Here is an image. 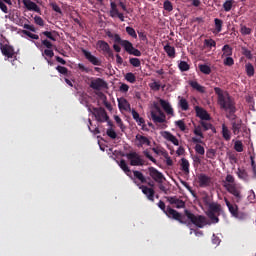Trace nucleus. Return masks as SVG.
Returning <instances> with one entry per match:
<instances>
[{"label":"nucleus","mask_w":256,"mask_h":256,"mask_svg":"<svg viewBox=\"0 0 256 256\" xmlns=\"http://www.w3.org/2000/svg\"><path fill=\"white\" fill-rule=\"evenodd\" d=\"M92 115H94L96 121L98 123H105V121H109V116L107 115V111L104 108H95L93 107Z\"/></svg>","instance_id":"obj_8"},{"label":"nucleus","mask_w":256,"mask_h":256,"mask_svg":"<svg viewBox=\"0 0 256 256\" xmlns=\"http://www.w3.org/2000/svg\"><path fill=\"white\" fill-rule=\"evenodd\" d=\"M224 65L226 67H233V65H235V60H233L231 56H226V59H224Z\"/></svg>","instance_id":"obj_50"},{"label":"nucleus","mask_w":256,"mask_h":256,"mask_svg":"<svg viewBox=\"0 0 256 256\" xmlns=\"http://www.w3.org/2000/svg\"><path fill=\"white\" fill-rule=\"evenodd\" d=\"M121 47L126 51V53H130L131 50L133 49V43H131L129 40H124L122 44H120Z\"/></svg>","instance_id":"obj_40"},{"label":"nucleus","mask_w":256,"mask_h":256,"mask_svg":"<svg viewBox=\"0 0 256 256\" xmlns=\"http://www.w3.org/2000/svg\"><path fill=\"white\" fill-rule=\"evenodd\" d=\"M198 69L203 73V75H211V66L207 64H199Z\"/></svg>","instance_id":"obj_37"},{"label":"nucleus","mask_w":256,"mask_h":256,"mask_svg":"<svg viewBox=\"0 0 256 256\" xmlns=\"http://www.w3.org/2000/svg\"><path fill=\"white\" fill-rule=\"evenodd\" d=\"M223 187L230 193V195L235 197V203H241V200L243 199V195L241 194L242 188L235 183V177L233 175L227 174Z\"/></svg>","instance_id":"obj_2"},{"label":"nucleus","mask_w":256,"mask_h":256,"mask_svg":"<svg viewBox=\"0 0 256 256\" xmlns=\"http://www.w3.org/2000/svg\"><path fill=\"white\" fill-rule=\"evenodd\" d=\"M245 72L247 77H253L255 75V66L251 64V62H248L245 64Z\"/></svg>","instance_id":"obj_29"},{"label":"nucleus","mask_w":256,"mask_h":256,"mask_svg":"<svg viewBox=\"0 0 256 256\" xmlns=\"http://www.w3.org/2000/svg\"><path fill=\"white\" fill-rule=\"evenodd\" d=\"M234 149L237 153H243V142L237 140L234 144Z\"/></svg>","instance_id":"obj_49"},{"label":"nucleus","mask_w":256,"mask_h":256,"mask_svg":"<svg viewBox=\"0 0 256 256\" xmlns=\"http://www.w3.org/2000/svg\"><path fill=\"white\" fill-rule=\"evenodd\" d=\"M223 9L226 12L231 11L233 9V0H226L223 4Z\"/></svg>","instance_id":"obj_45"},{"label":"nucleus","mask_w":256,"mask_h":256,"mask_svg":"<svg viewBox=\"0 0 256 256\" xmlns=\"http://www.w3.org/2000/svg\"><path fill=\"white\" fill-rule=\"evenodd\" d=\"M198 185L199 187L205 188L211 186V177L207 176V174L200 173L198 175Z\"/></svg>","instance_id":"obj_14"},{"label":"nucleus","mask_w":256,"mask_h":256,"mask_svg":"<svg viewBox=\"0 0 256 256\" xmlns=\"http://www.w3.org/2000/svg\"><path fill=\"white\" fill-rule=\"evenodd\" d=\"M222 136L225 141H231V131L225 124L222 125Z\"/></svg>","instance_id":"obj_35"},{"label":"nucleus","mask_w":256,"mask_h":256,"mask_svg":"<svg viewBox=\"0 0 256 256\" xmlns=\"http://www.w3.org/2000/svg\"><path fill=\"white\" fill-rule=\"evenodd\" d=\"M214 92L217 95V104L223 111L233 110L235 108V100L229 95V92L223 91L219 87L214 88Z\"/></svg>","instance_id":"obj_1"},{"label":"nucleus","mask_w":256,"mask_h":256,"mask_svg":"<svg viewBox=\"0 0 256 256\" xmlns=\"http://www.w3.org/2000/svg\"><path fill=\"white\" fill-rule=\"evenodd\" d=\"M178 67L182 72L189 71V69H191V66H189V63H187L186 61H180Z\"/></svg>","instance_id":"obj_43"},{"label":"nucleus","mask_w":256,"mask_h":256,"mask_svg":"<svg viewBox=\"0 0 256 256\" xmlns=\"http://www.w3.org/2000/svg\"><path fill=\"white\" fill-rule=\"evenodd\" d=\"M136 141H138L137 147H143L144 145L151 147V140L143 135L137 134Z\"/></svg>","instance_id":"obj_18"},{"label":"nucleus","mask_w":256,"mask_h":256,"mask_svg":"<svg viewBox=\"0 0 256 256\" xmlns=\"http://www.w3.org/2000/svg\"><path fill=\"white\" fill-rule=\"evenodd\" d=\"M126 158L130 161L132 167H142L145 165V160H143L137 152H130L126 154Z\"/></svg>","instance_id":"obj_7"},{"label":"nucleus","mask_w":256,"mask_h":256,"mask_svg":"<svg viewBox=\"0 0 256 256\" xmlns=\"http://www.w3.org/2000/svg\"><path fill=\"white\" fill-rule=\"evenodd\" d=\"M194 150L197 155H205V147H203L201 144H196Z\"/></svg>","instance_id":"obj_46"},{"label":"nucleus","mask_w":256,"mask_h":256,"mask_svg":"<svg viewBox=\"0 0 256 256\" xmlns=\"http://www.w3.org/2000/svg\"><path fill=\"white\" fill-rule=\"evenodd\" d=\"M23 5L26 7V9H28V11H35L36 13L41 11L39 6L31 0H23Z\"/></svg>","instance_id":"obj_20"},{"label":"nucleus","mask_w":256,"mask_h":256,"mask_svg":"<svg viewBox=\"0 0 256 256\" xmlns=\"http://www.w3.org/2000/svg\"><path fill=\"white\" fill-rule=\"evenodd\" d=\"M134 179L140 181V183H147V178L139 170L133 171Z\"/></svg>","instance_id":"obj_33"},{"label":"nucleus","mask_w":256,"mask_h":256,"mask_svg":"<svg viewBox=\"0 0 256 256\" xmlns=\"http://www.w3.org/2000/svg\"><path fill=\"white\" fill-rule=\"evenodd\" d=\"M204 47H207L208 49H211L212 47H217V42L213 39H205L204 40Z\"/></svg>","instance_id":"obj_42"},{"label":"nucleus","mask_w":256,"mask_h":256,"mask_svg":"<svg viewBox=\"0 0 256 256\" xmlns=\"http://www.w3.org/2000/svg\"><path fill=\"white\" fill-rule=\"evenodd\" d=\"M149 176L155 181V183H163L166 180L165 175H163L157 168L149 167L148 168Z\"/></svg>","instance_id":"obj_9"},{"label":"nucleus","mask_w":256,"mask_h":256,"mask_svg":"<svg viewBox=\"0 0 256 256\" xmlns=\"http://www.w3.org/2000/svg\"><path fill=\"white\" fill-rule=\"evenodd\" d=\"M164 51L165 53H167L168 57H170V59H175V47L167 44L164 46Z\"/></svg>","instance_id":"obj_31"},{"label":"nucleus","mask_w":256,"mask_h":256,"mask_svg":"<svg viewBox=\"0 0 256 256\" xmlns=\"http://www.w3.org/2000/svg\"><path fill=\"white\" fill-rule=\"evenodd\" d=\"M216 151L215 149H208L206 152V157L208 159H215Z\"/></svg>","instance_id":"obj_62"},{"label":"nucleus","mask_w":256,"mask_h":256,"mask_svg":"<svg viewBox=\"0 0 256 256\" xmlns=\"http://www.w3.org/2000/svg\"><path fill=\"white\" fill-rule=\"evenodd\" d=\"M42 35H44V37H47V39H50V41H57V38L53 36V32L44 31L42 32Z\"/></svg>","instance_id":"obj_61"},{"label":"nucleus","mask_w":256,"mask_h":256,"mask_svg":"<svg viewBox=\"0 0 256 256\" xmlns=\"http://www.w3.org/2000/svg\"><path fill=\"white\" fill-rule=\"evenodd\" d=\"M214 25H215L214 33H221V31H223V20L219 18H215Z\"/></svg>","instance_id":"obj_34"},{"label":"nucleus","mask_w":256,"mask_h":256,"mask_svg":"<svg viewBox=\"0 0 256 256\" xmlns=\"http://www.w3.org/2000/svg\"><path fill=\"white\" fill-rule=\"evenodd\" d=\"M159 103L167 115H173V107L167 100L159 99Z\"/></svg>","instance_id":"obj_22"},{"label":"nucleus","mask_w":256,"mask_h":256,"mask_svg":"<svg viewBox=\"0 0 256 256\" xmlns=\"http://www.w3.org/2000/svg\"><path fill=\"white\" fill-rule=\"evenodd\" d=\"M189 85L192 87V89H195L199 93H205V88L201 86L197 81H191Z\"/></svg>","instance_id":"obj_38"},{"label":"nucleus","mask_w":256,"mask_h":256,"mask_svg":"<svg viewBox=\"0 0 256 256\" xmlns=\"http://www.w3.org/2000/svg\"><path fill=\"white\" fill-rule=\"evenodd\" d=\"M236 175L238 179H241V181H244L245 183H249V174L247 173V170L243 168H238L236 171Z\"/></svg>","instance_id":"obj_25"},{"label":"nucleus","mask_w":256,"mask_h":256,"mask_svg":"<svg viewBox=\"0 0 256 256\" xmlns=\"http://www.w3.org/2000/svg\"><path fill=\"white\" fill-rule=\"evenodd\" d=\"M166 199L176 209H185V201L179 199L177 196H168Z\"/></svg>","instance_id":"obj_12"},{"label":"nucleus","mask_w":256,"mask_h":256,"mask_svg":"<svg viewBox=\"0 0 256 256\" xmlns=\"http://www.w3.org/2000/svg\"><path fill=\"white\" fill-rule=\"evenodd\" d=\"M224 202L226 203V207H228V211L231 213L232 217H239V206L231 203L227 198H224Z\"/></svg>","instance_id":"obj_16"},{"label":"nucleus","mask_w":256,"mask_h":256,"mask_svg":"<svg viewBox=\"0 0 256 256\" xmlns=\"http://www.w3.org/2000/svg\"><path fill=\"white\" fill-rule=\"evenodd\" d=\"M97 47H98V49H100V51L103 52V55H105V54L107 53V51H108L109 49H111V46H109V43H107V42L104 41V40H99V41L97 42Z\"/></svg>","instance_id":"obj_26"},{"label":"nucleus","mask_w":256,"mask_h":256,"mask_svg":"<svg viewBox=\"0 0 256 256\" xmlns=\"http://www.w3.org/2000/svg\"><path fill=\"white\" fill-rule=\"evenodd\" d=\"M106 35L109 37V39H114L115 43H118L119 45H122L123 39H121V36L119 34H114L111 31H106Z\"/></svg>","instance_id":"obj_27"},{"label":"nucleus","mask_w":256,"mask_h":256,"mask_svg":"<svg viewBox=\"0 0 256 256\" xmlns=\"http://www.w3.org/2000/svg\"><path fill=\"white\" fill-rule=\"evenodd\" d=\"M191 164L189 163V160L186 158H181L180 160V169L183 171L184 175H189Z\"/></svg>","instance_id":"obj_24"},{"label":"nucleus","mask_w":256,"mask_h":256,"mask_svg":"<svg viewBox=\"0 0 256 256\" xmlns=\"http://www.w3.org/2000/svg\"><path fill=\"white\" fill-rule=\"evenodd\" d=\"M175 125L180 129V131H185L187 129V126L183 120L176 121Z\"/></svg>","instance_id":"obj_56"},{"label":"nucleus","mask_w":256,"mask_h":256,"mask_svg":"<svg viewBox=\"0 0 256 256\" xmlns=\"http://www.w3.org/2000/svg\"><path fill=\"white\" fill-rule=\"evenodd\" d=\"M128 55H134V57H141V52L139 49L132 47Z\"/></svg>","instance_id":"obj_64"},{"label":"nucleus","mask_w":256,"mask_h":256,"mask_svg":"<svg viewBox=\"0 0 256 256\" xmlns=\"http://www.w3.org/2000/svg\"><path fill=\"white\" fill-rule=\"evenodd\" d=\"M126 33L132 37V39H137V32H135V28L131 26L126 27Z\"/></svg>","instance_id":"obj_44"},{"label":"nucleus","mask_w":256,"mask_h":256,"mask_svg":"<svg viewBox=\"0 0 256 256\" xmlns=\"http://www.w3.org/2000/svg\"><path fill=\"white\" fill-rule=\"evenodd\" d=\"M82 53H83L85 59H87V61H89V63H91L92 65H95V66H101V60H99V58H97L96 56L91 54L90 51L83 49Z\"/></svg>","instance_id":"obj_13"},{"label":"nucleus","mask_w":256,"mask_h":256,"mask_svg":"<svg viewBox=\"0 0 256 256\" xmlns=\"http://www.w3.org/2000/svg\"><path fill=\"white\" fill-rule=\"evenodd\" d=\"M42 55H45L46 57H49L52 59V57H55V52L51 48L45 49Z\"/></svg>","instance_id":"obj_60"},{"label":"nucleus","mask_w":256,"mask_h":256,"mask_svg":"<svg viewBox=\"0 0 256 256\" xmlns=\"http://www.w3.org/2000/svg\"><path fill=\"white\" fill-rule=\"evenodd\" d=\"M129 62L132 67H141V60L139 58H130Z\"/></svg>","instance_id":"obj_54"},{"label":"nucleus","mask_w":256,"mask_h":256,"mask_svg":"<svg viewBox=\"0 0 256 256\" xmlns=\"http://www.w3.org/2000/svg\"><path fill=\"white\" fill-rule=\"evenodd\" d=\"M194 135H197L201 139H205V136L203 135V132L201 131V126H198L194 129Z\"/></svg>","instance_id":"obj_63"},{"label":"nucleus","mask_w":256,"mask_h":256,"mask_svg":"<svg viewBox=\"0 0 256 256\" xmlns=\"http://www.w3.org/2000/svg\"><path fill=\"white\" fill-rule=\"evenodd\" d=\"M107 82L102 78L92 79L90 82V88L94 89V91H101V89H106Z\"/></svg>","instance_id":"obj_11"},{"label":"nucleus","mask_w":256,"mask_h":256,"mask_svg":"<svg viewBox=\"0 0 256 256\" xmlns=\"http://www.w3.org/2000/svg\"><path fill=\"white\" fill-rule=\"evenodd\" d=\"M162 137H164V139H166V141H170V143H172L176 147H179V139H177V137L175 135H173L171 132L165 131L162 134Z\"/></svg>","instance_id":"obj_19"},{"label":"nucleus","mask_w":256,"mask_h":256,"mask_svg":"<svg viewBox=\"0 0 256 256\" xmlns=\"http://www.w3.org/2000/svg\"><path fill=\"white\" fill-rule=\"evenodd\" d=\"M251 32H252L251 28L243 25L241 26L240 33L242 35H251Z\"/></svg>","instance_id":"obj_58"},{"label":"nucleus","mask_w":256,"mask_h":256,"mask_svg":"<svg viewBox=\"0 0 256 256\" xmlns=\"http://www.w3.org/2000/svg\"><path fill=\"white\" fill-rule=\"evenodd\" d=\"M179 107L182 109V111H189V102H187V99L180 98Z\"/></svg>","instance_id":"obj_41"},{"label":"nucleus","mask_w":256,"mask_h":256,"mask_svg":"<svg viewBox=\"0 0 256 256\" xmlns=\"http://www.w3.org/2000/svg\"><path fill=\"white\" fill-rule=\"evenodd\" d=\"M194 111L196 113V117L201 119V121H211V115L203 107L195 106Z\"/></svg>","instance_id":"obj_10"},{"label":"nucleus","mask_w":256,"mask_h":256,"mask_svg":"<svg viewBox=\"0 0 256 256\" xmlns=\"http://www.w3.org/2000/svg\"><path fill=\"white\" fill-rule=\"evenodd\" d=\"M139 189H141L142 193L146 195L149 201H155V190L153 188H149L145 185H140Z\"/></svg>","instance_id":"obj_15"},{"label":"nucleus","mask_w":256,"mask_h":256,"mask_svg":"<svg viewBox=\"0 0 256 256\" xmlns=\"http://www.w3.org/2000/svg\"><path fill=\"white\" fill-rule=\"evenodd\" d=\"M125 79H126V81H128V83H135V81H137L135 74H133L131 72L126 74Z\"/></svg>","instance_id":"obj_52"},{"label":"nucleus","mask_w":256,"mask_h":256,"mask_svg":"<svg viewBox=\"0 0 256 256\" xmlns=\"http://www.w3.org/2000/svg\"><path fill=\"white\" fill-rule=\"evenodd\" d=\"M1 52L2 55H4L5 57H8V59H13V56L15 55V49L13 48V46L4 44L1 45Z\"/></svg>","instance_id":"obj_17"},{"label":"nucleus","mask_w":256,"mask_h":256,"mask_svg":"<svg viewBox=\"0 0 256 256\" xmlns=\"http://www.w3.org/2000/svg\"><path fill=\"white\" fill-rule=\"evenodd\" d=\"M184 215L187 217L188 221L195 225L199 229H203L207 225V217L203 215H195L189 210H184Z\"/></svg>","instance_id":"obj_3"},{"label":"nucleus","mask_w":256,"mask_h":256,"mask_svg":"<svg viewBox=\"0 0 256 256\" xmlns=\"http://www.w3.org/2000/svg\"><path fill=\"white\" fill-rule=\"evenodd\" d=\"M106 135H108V137H110V139H117V132H115V130H113L112 128H109L106 131Z\"/></svg>","instance_id":"obj_59"},{"label":"nucleus","mask_w":256,"mask_h":256,"mask_svg":"<svg viewBox=\"0 0 256 256\" xmlns=\"http://www.w3.org/2000/svg\"><path fill=\"white\" fill-rule=\"evenodd\" d=\"M163 7H164L165 11H168L169 13H171V11H173V4L169 0L164 1Z\"/></svg>","instance_id":"obj_51"},{"label":"nucleus","mask_w":256,"mask_h":256,"mask_svg":"<svg viewBox=\"0 0 256 256\" xmlns=\"http://www.w3.org/2000/svg\"><path fill=\"white\" fill-rule=\"evenodd\" d=\"M22 33H23V35H26L27 37H30V39H35V40L39 39V35L33 34L30 31L23 30Z\"/></svg>","instance_id":"obj_57"},{"label":"nucleus","mask_w":256,"mask_h":256,"mask_svg":"<svg viewBox=\"0 0 256 256\" xmlns=\"http://www.w3.org/2000/svg\"><path fill=\"white\" fill-rule=\"evenodd\" d=\"M149 87L152 91H160L161 89V84L160 82L158 81H154L152 83L149 84Z\"/></svg>","instance_id":"obj_48"},{"label":"nucleus","mask_w":256,"mask_h":256,"mask_svg":"<svg viewBox=\"0 0 256 256\" xmlns=\"http://www.w3.org/2000/svg\"><path fill=\"white\" fill-rule=\"evenodd\" d=\"M200 125L203 128V131H214L215 133V128L213 127V124L209 123V122H205V120H201L200 121Z\"/></svg>","instance_id":"obj_39"},{"label":"nucleus","mask_w":256,"mask_h":256,"mask_svg":"<svg viewBox=\"0 0 256 256\" xmlns=\"http://www.w3.org/2000/svg\"><path fill=\"white\" fill-rule=\"evenodd\" d=\"M56 71H58V73L61 75H65L66 77L69 75V69H67L65 66H57Z\"/></svg>","instance_id":"obj_47"},{"label":"nucleus","mask_w":256,"mask_h":256,"mask_svg":"<svg viewBox=\"0 0 256 256\" xmlns=\"http://www.w3.org/2000/svg\"><path fill=\"white\" fill-rule=\"evenodd\" d=\"M100 97H101V99H103V103H104L106 109L111 110V109H112L111 103H109V102L107 101V96H106L105 94H103V92H100Z\"/></svg>","instance_id":"obj_53"},{"label":"nucleus","mask_w":256,"mask_h":256,"mask_svg":"<svg viewBox=\"0 0 256 256\" xmlns=\"http://www.w3.org/2000/svg\"><path fill=\"white\" fill-rule=\"evenodd\" d=\"M119 167L124 171V173H126V175H128V177L131 176V169H129V166L124 159L120 160Z\"/></svg>","instance_id":"obj_36"},{"label":"nucleus","mask_w":256,"mask_h":256,"mask_svg":"<svg viewBox=\"0 0 256 256\" xmlns=\"http://www.w3.org/2000/svg\"><path fill=\"white\" fill-rule=\"evenodd\" d=\"M227 111H228V113L226 114V117H227V119H229V121H231V123L233 121H237V119H239V118H237V115H235V113H237L236 107L232 108V110L230 109Z\"/></svg>","instance_id":"obj_32"},{"label":"nucleus","mask_w":256,"mask_h":256,"mask_svg":"<svg viewBox=\"0 0 256 256\" xmlns=\"http://www.w3.org/2000/svg\"><path fill=\"white\" fill-rule=\"evenodd\" d=\"M154 109L155 111H151L150 115H151V119L153 121V123H166L167 121V116L165 115V113L163 112V110H161V107H159V104H157V102H154Z\"/></svg>","instance_id":"obj_5"},{"label":"nucleus","mask_w":256,"mask_h":256,"mask_svg":"<svg viewBox=\"0 0 256 256\" xmlns=\"http://www.w3.org/2000/svg\"><path fill=\"white\" fill-rule=\"evenodd\" d=\"M206 215L210 218L212 223H219V216L221 215V204L217 202H212L209 204Z\"/></svg>","instance_id":"obj_4"},{"label":"nucleus","mask_w":256,"mask_h":256,"mask_svg":"<svg viewBox=\"0 0 256 256\" xmlns=\"http://www.w3.org/2000/svg\"><path fill=\"white\" fill-rule=\"evenodd\" d=\"M165 215L168 217V219L178 221V223H181L182 225L187 223V221H185V216H183V214L179 213L177 210L171 208V206H167Z\"/></svg>","instance_id":"obj_6"},{"label":"nucleus","mask_w":256,"mask_h":256,"mask_svg":"<svg viewBox=\"0 0 256 256\" xmlns=\"http://www.w3.org/2000/svg\"><path fill=\"white\" fill-rule=\"evenodd\" d=\"M118 107L120 111H131V104L125 98H118Z\"/></svg>","instance_id":"obj_21"},{"label":"nucleus","mask_w":256,"mask_h":256,"mask_svg":"<svg viewBox=\"0 0 256 256\" xmlns=\"http://www.w3.org/2000/svg\"><path fill=\"white\" fill-rule=\"evenodd\" d=\"M222 57H231L233 55V48L229 44L222 47Z\"/></svg>","instance_id":"obj_30"},{"label":"nucleus","mask_w":256,"mask_h":256,"mask_svg":"<svg viewBox=\"0 0 256 256\" xmlns=\"http://www.w3.org/2000/svg\"><path fill=\"white\" fill-rule=\"evenodd\" d=\"M119 8H117V4L115 2L110 3V11L109 15L112 17V19H115V17L119 14Z\"/></svg>","instance_id":"obj_28"},{"label":"nucleus","mask_w":256,"mask_h":256,"mask_svg":"<svg viewBox=\"0 0 256 256\" xmlns=\"http://www.w3.org/2000/svg\"><path fill=\"white\" fill-rule=\"evenodd\" d=\"M34 23L36 25H39V27H44L45 26V21L43 20V18H41V16H35L34 17Z\"/></svg>","instance_id":"obj_55"},{"label":"nucleus","mask_w":256,"mask_h":256,"mask_svg":"<svg viewBox=\"0 0 256 256\" xmlns=\"http://www.w3.org/2000/svg\"><path fill=\"white\" fill-rule=\"evenodd\" d=\"M231 125L234 135H239V133H241V125H243V120H241V118H238L237 120L231 122Z\"/></svg>","instance_id":"obj_23"}]
</instances>
